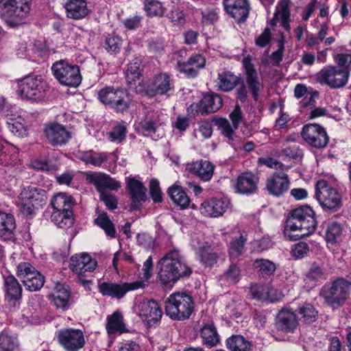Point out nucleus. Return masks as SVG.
<instances>
[{
  "instance_id": "1",
  "label": "nucleus",
  "mask_w": 351,
  "mask_h": 351,
  "mask_svg": "<svg viewBox=\"0 0 351 351\" xmlns=\"http://www.w3.org/2000/svg\"><path fill=\"white\" fill-rule=\"evenodd\" d=\"M158 265V278L165 286L172 287L180 279L189 277L192 273L191 268L176 249L167 252L159 261Z\"/></svg>"
},
{
  "instance_id": "2",
  "label": "nucleus",
  "mask_w": 351,
  "mask_h": 351,
  "mask_svg": "<svg viewBox=\"0 0 351 351\" xmlns=\"http://www.w3.org/2000/svg\"><path fill=\"white\" fill-rule=\"evenodd\" d=\"M316 226L313 209L308 206H302L290 212L284 234L291 240H299L313 233Z\"/></svg>"
},
{
  "instance_id": "3",
  "label": "nucleus",
  "mask_w": 351,
  "mask_h": 351,
  "mask_svg": "<svg viewBox=\"0 0 351 351\" xmlns=\"http://www.w3.org/2000/svg\"><path fill=\"white\" fill-rule=\"evenodd\" d=\"M51 205L53 211L51 214V221L59 228L66 230L74 223L73 206L74 202L71 196L64 193L55 195Z\"/></svg>"
},
{
  "instance_id": "4",
  "label": "nucleus",
  "mask_w": 351,
  "mask_h": 351,
  "mask_svg": "<svg viewBox=\"0 0 351 351\" xmlns=\"http://www.w3.org/2000/svg\"><path fill=\"white\" fill-rule=\"evenodd\" d=\"M165 310L171 319L185 320L191 315L194 310V302L190 295L184 292H176L166 300Z\"/></svg>"
},
{
  "instance_id": "5",
  "label": "nucleus",
  "mask_w": 351,
  "mask_h": 351,
  "mask_svg": "<svg viewBox=\"0 0 351 351\" xmlns=\"http://www.w3.org/2000/svg\"><path fill=\"white\" fill-rule=\"evenodd\" d=\"M350 293V283L344 278L336 280L324 285L319 291V296L325 302L333 308L343 305Z\"/></svg>"
},
{
  "instance_id": "6",
  "label": "nucleus",
  "mask_w": 351,
  "mask_h": 351,
  "mask_svg": "<svg viewBox=\"0 0 351 351\" xmlns=\"http://www.w3.org/2000/svg\"><path fill=\"white\" fill-rule=\"evenodd\" d=\"M315 197L324 211L328 213L339 210L343 206L341 194L324 180L315 184Z\"/></svg>"
},
{
  "instance_id": "7",
  "label": "nucleus",
  "mask_w": 351,
  "mask_h": 351,
  "mask_svg": "<svg viewBox=\"0 0 351 351\" xmlns=\"http://www.w3.org/2000/svg\"><path fill=\"white\" fill-rule=\"evenodd\" d=\"M32 0H0L1 16L10 27H16L23 23L30 10Z\"/></svg>"
},
{
  "instance_id": "8",
  "label": "nucleus",
  "mask_w": 351,
  "mask_h": 351,
  "mask_svg": "<svg viewBox=\"0 0 351 351\" xmlns=\"http://www.w3.org/2000/svg\"><path fill=\"white\" fill-rule=\"evenodd\" d=\"M101 102L109 106L117 112L127 111L130 106V99L127 90L107 86L98 92Z\"/></svg>"
},
{
  "instance_id": "9",
  "label": "nucleus",
  "mask_w": 351,
  "mask_h": 351,
  "mask_svg": "<svg viewBox=\"0 0 351 351\" xmlns=\"http://www.w3.org/2000/svg\"><path fill=\"white\" fill-rule=\"evenodd\" d=\"M51 71L55 78L62 85L77 87L81 84L82 77L77 65L60 60L53 64Z\"/></svg>"
},
{
  "instance_id": "10",
  "label": "nucleus",
  "mask_w": 351,
  "mask_h": 351,
  "mask_svg": "<svg viewBox=\"0 0 351 351\" xmlns=\"http://www.w3.org/2000/svg\"><path fill=\"white\" fill-rule=\"evenodd\" d=\"M349 77L350 71L348 69L328 66L324 67L317 73L316 80L320 84L336 89L344 87Z\"/></svg>"
},
{
  "instance_id": "11",
  "label": "nucleus",
  "mask_w": 351,
  "mask_h": 351,
  "mask_svg": "<svg viewBox=\"0 0 351 351\" xmlns=\"http://www.w3.org/2000/svg\"><path fill=\"white\" fill-rule=\"evenodd\" d=\"M47 199L45 190L33 186L23 189L19 195L21 210L23 215H32L35 208L45 204Z\"/></svg>"
},
{
  "instance_id": "12",
  "label": "nucleus",
  "mask_w": 351,
  "mask_h": 351,
  "mask_svg": "<svg viewBox=\"0 0 351 351\" xmlns=\"http://www.w3.org/2000/svg\"><path fill=\"white\" fill-rule=\"evenodd\" d=\"M17 93L23 98L30 100L44 97L45 84L40 76L28 75L17 80Z\"/></svg>"
},
{
  "instance_id": "13",
  "label": "nucleus",
  "mask_w": 351,
  "mask_h": 351,
  "mask_svg": "<svg viewBox=\"0 0 351 351\" xmlns=\"http://www.w3.org/2000/svg\"><path fill=\"white\" fill-rule=\"evenodd\" d=\"M301 136L306 144L313 148H325L329 142V136L326 129L317 123H307L303 125Z\"/></svg>"
},
{
  "instance_id": "14",
  "label": "nucleus",
  "mask_w": 351,
  "mask_h": 351,
  "mask_svg": "<svg viewBox=\"0 0 351 351\" xmlns=\"http://www.w3.org/2000/svg\"><path fill=\"white\" fill-rule=\"evenodd\" d=\"M145 287V284L143 280L122 284L104 282L99 285V289L103 295L121 299L124 297L128 291L144 288Z\"/></svg>"
},
{
  "instance_id": "15",
  "label": "nucleus",
  "mask_w": 351,
  "mask_h": 351,
  "mask_svg": "<svg viewBox=\"0 0 351 351\" xmlns=\"http://www.w3.org/2000/svg\"><path fill=\"white\" fill-rule=\"evenodd\" d=\"M59 343L66 351H78L84 347L85 341L82 330L73 328H65L58 332Z\"/></svg>"
},
{
  "instance_id": "16",
  "label": "nucleus",
  "mask_w": 351,
  "mask_h": 351,
  "mask_svg": "<svg viewBox=\"0 0 351 351\" xmlns=\"http://www.w3.org/2000/svg\"><path fill=\"white\" fill-rule=\"evenodd\" d=\"M44 134L49 143L53 146H62L71 138V132L63 125L50 122L45 124Z\"/></svg>"
},
{
  "instance_id": "17",
  "label": "nucleus",
  "mask_w": 351,
  "mask_h": 351,
  "mask_svg": "<svg viewBox=\"0 0 351 351\" xmlns=\"http://www.w3.org/2000/svg\"><path fill=\"white\" fill-rule=\"evenodd\" d=\"M86 180L95 186L99 195L107 192V189L117 191L121 188L119 181L102 172L86 173Z\"/></svg>"
},
{
  "instance_id": "18",
  "label": "nucleus",
  "mask_w": 351,
  "mask_h": 351,
  "mask_svg": "<svg viewBox=\"0 0 351 351\" xmlns=\"http://www.w3.org/2000/svg\"><path fill=\"white\" fill-rule=\"evenodd\" d=\"M173 88V82L169 74L160 73L153 77L145 90V94L149 97L164 95Z\"/></svg>"
},
{
  "instance_id": "19",
  "label": "nucleus",
  "mask_w": 351,
  "mask_h": 351,
  "mask_svg": "<svg viewBox=\"0 0 351 351\" xmlns=\"http://www.w3.org/2000/svg\"><path fill=\"white\" fill-rule=\"evenodd\" d=\"M243 66L245 70V81L248 88L251 91L254 101L258 99L259 93L263 89V84L261 82L258 73L250 57H245L243 60Z\"/></svg>"
},
{
  "instance_id": "20",
  "label": "nucleus",
  "mask_w": 351,
  "mask_h": 351,
  "mask_svg": "<svg viewBox=\"0 0 351 351\" xmlns=\"http://www.w3.org/2000/svg\"><path fill=\"white\" fill-rule=\"evenodd\" d=\"M290 180L284 170L275 171L267 178L265 189L268 193L276 197H280L289 189Z\"/></svg>"
},
{
  "instance_id": "21",
  "label": "nucleus",
  "mask_w": 351,
  "mask_h": 351,
  "mask_svg": "<svg viewBox=\"0 0 351 351\" xmlns=\"http://www.w3.org/2000/svg\"><path fill=\"white\" fill-rule=\"evenodd\" d=\"M196 254L200 263L205 267H212L216 265L219 261H223L226 258L224 252L219 249L213 247L207 242L198 247Z\"/></svg>"
},
{
  "instance_id": "22",
  "label": "nucleus",
  "mask_w": 351,
  "mask_h": 351,
  "mask_svg": "<svg viewBox=\"0 0 351 351\" xmlns=\"http://www.w3.org/2000/svg\"><path fill=\"white\" fill-rule=\"evenodd\" d=\"M206 60L200 54L191 56L187 61L178 59L177 61V69L180 73H184L189 78H194L200 69L204 67Z\"/></svg>"
},
{
  "instance_id": "23",
  "label": "nucleus",
  "mask_w": 351,
  "mask_h": 351,
  "mask_svg": "<svg viewBox=\"0 0 351 351\" xmlns=\"http://www.w3.org/2000/svg\"><path fill=\"white\" fill-rule=\"evenodd\" d=\"M226 11L237 22H244L247 19L250 5L247 0H223Z\"/></svg>"
},
{
  "instance_id": "24",
  "label": "nucleus",
  "mask_w": 351,
  "mask_h": 351,
  "mask_svg": "<svg viewBox=\"0 0 351 351\" xmlns=\"http://www.w3.org/2000/svg\"><path fill=\"white\" fill-rule=\"evenodd\" d=\"M143 64L140 59L135 58L128 65L125 79L130 88H134L136 92H141L143 83Z\"/></svg>"
},
{
  "instance_id": "25",
  "label": "nucleus",
  "mask_w": 351,
  "mask_h": 351,
  "mask_svg": "<svg viewBox=\"0 0 351 351\" xmlns=\"http://www.w3.org/2000/svg\"><path fill=\"white\" fill-rule=\"evenodd\" d=\"M275 325L278 330L293 332L298 326L297 314L289 308H282L276 316Z\"/></svg>"
},
{
  "instance_id": "26",
  "label": "nucleus",
  "mask_w": 351,
  "mask_h": 351,
  "mask_svg": "<svg viewBox=\"0 0 351 351\" xmlns=\"http://www.w3.org/2000/svg\"><path fill=\"white\" fill-rule=\"evenodd\" d=\"M223 106V100L217 93L210 92L204 94L199 103L195 104L197 111L202 115L213 113Z\"/></svg>"
},
{
  "instance_id": "27",
  "label": "nucleus",
  "mask_w": 351,
  "mask_h": 351,
  "mask_svg": "<svg viewBox=\"0 0 351 351\" xmlns=\"http://www.w3.org/2000/svg\"><path fill=\"white\" fill-rule=\"evenodd\" d=\"M139 314L148 324L158 322L162 315L158 303L154 300H144L138 304Z\"/></svg>"
},
{
  "instance_id": "28",
  "label": "nucleus",
  "mask_w": 351,
  "mask_h": 351,
  "mask_svg": "<svg viewBox=\"0 0 351 351\" xmlns=\"http://www.w3.org/2000/svg\"><path fill=\"white\" fill-rule=\"evenodd\" d=\"M97 266V261L88 254H75L71 258L70 269L78 275L86 271H93Z\"/></svg>"
},
{
  "instance_id": "29",
  "label": "nucleus",
  "mask_w": 351,
  "mask_h": 351,
  "mask_svg": "<svg viewBox=\"0 0 351 351\" xmlns=\"http://www.w3.org/2000/svg\"><path fill=\"white\" fill-rule=\"evenodd\" d=\"M228 205V202L223 199L212 198L204 202L199 210L206 217H217L226 212Z\"/></svg>"
},
{
  "instance_id": "30",
  "label": "nucleus",
  "mask_w": 351,
  "mask_h": 351,
  "mask_svg": "<svg viewBox=\"0 0 351 351\" xmlns=\"http://www.w3.org/2000/svg\"><path fill=\"white\" fill-rule=\"evenodd\" d=\"M258 178L251 172H245L238 176L235 184L237 193L252 194L256 191Z\"/></svg>"
},
{
  "instance_id": "31",
  "label": "nucleus",
  "mask_w": 351,
  "mask_h": 351,
  "mask_svg": "<svg viewBox=\"0 0 351 351\" xmlns=\"http://www.w3.org/2000/svg\"><path fill=\"white\" fill-rule=\"evenodd\" d=\"M127 189L131 196L132 208L136 209L140 202L146 201L147 189L141 181L134 178H128L127 181Z\"/></svg>"
},
{
  "instance_id": "32",
  "label": "nucleus",
  "mask_w": 351,
  "mask_h": 351,
  "mask_svg": "<svg viewBox=\"0 0 351 351\" xmlns=\"http://www.w3.org/2000/svg\"><path fill=\"white\" fill-rule=\"evenodd\" d=\"M186 169L203 181H208L213 176L214 166L207 160H197L189 163Z\"/></svg>"
},
{
  "instance_id": "33",
  "label": "nucleus",
  "mask_w": 351,
  "mask_h": 351,
  "mask_svg": "<svg viewBox=\"0 0 351 351\" xmlns=\"http://www.w3.org/2000/svg\"><path fill=\"white\" fill-rule=\"evenodd\" d=\"M241 77L229 71H222L217 75L216 86L217 90L228 93L235 88L241 82Z\"/></svg>"
},
{
  "instance_id": "34",
  "label": "nucleus",
  "mask_w": 351,
  "mask_h": 351,
  "mask_svg": "<svg viewBox=\"0 0 351 351\" xmlns=\"http://www.w3.org/2000/svg\"><path fill=\"white\" fill-rule=\"evenodd\" d=\"M106 329L108 335L123 334L128 332L121 311H116L107 316Z\"/></svg>"
},
{
  "instance_id": "35",
  "label": "nucleus",
  "mask_w": 351,
  "mask_h": 351,
  "mask_svg": "<svg viewBox=\"0 0 351 351\" xmlns=\"http://www.w3.org/2000/svg\"><path fill=\"white\" fill-rule=\"evenodd\" d=\"M68 18L79 20L84 18L89 12L85 0H69L64 5Z\"/></svg>"
},
{
  "instance_id": "36",
  "label": "nucleus",
  "mask_w": 351,
  "mask_h": 351,
  "mask_svg": "<svg viewBox=\"0 0 351 351\" xmlns=\"http://www.w3.org/2000/svg\"><path fill=\"white\" fill-rule=\"evenodd\" d=\"M16 222L14 216L0 211V239L12 240L14 237Z\"/></svg>"
},
{
  "instance_id": "37",
  "label": "nucleus",
  "mask_w": 351,
  "mask_h": 351,
  "mask_svg": "<svg viewBox=\"0 0 351 351\" xmlns=\"http://www.w3.org/2000/svg\"><path fill=\"white\" fill-rule=\"evenodd\" d=\"M5 298L9 302H15L22 297V287L18 280L12 275L4 279Z\"/></svg>"
},
{
  "instance_id": "38",
  "label": "nucleus",
  "mask_w": 351,
  "mask_h": 351,
  "mask_svg": "<svg viewBox=\"0 0 351 351\" xmlns=\"http://www.w3.org/2000/svg\"><path fill=\"white\" fill-rule=\"evenodd\" d=\"M199 335L203 345L208 348L214 347L219 342V336L213 324H205L201 328Z\"/></svg>"
},
{
  "instance_id": "39",
  "label": "nucleus",
  "mask_w": 351,
  "mask_h": 351,
  "mask_svg": "<svg viewBox=\"0 0 351 351\" xmlns=\"http://www.w3.org/2000/svg\"><path fill=\"white\" fill-rule=\"evenodd\" d=\"M51 298L57 308L65 311L69 308L70 291L64 286L58 285L51 295Z\"/></svg>"
},
{
  "instance_id": "40",
  "label": "nucleus",
  "mask_w": 351,
  "mask_h": 351,
  "mask_svg": "<svg viewBox=\"0 0 351 351\" xmlns=\"http://www.w3.org/2000/svg\"><path fill=\"white\" fill-rule=\"evenodd\" d=\"M167 193L171 199L181 208L189 207L191 202L190 198L181 186L173 185L169 188Z\"/></svg>"
},
{
  "instance_id": "41",
  "label": "nucleus",
  "mask_w": 351,
  "mask_h": 351,
  "mask_svg": "<svg viewBox=\"0 0 351 351\" xmlns=\"http://www.w3.org/2000/svg\"><path fill=\"white\" fill-rule=\"evenodd\" d=\"M299 319L305 324H311L318 317V311L310 303H304L300 305L297 310Z\"/></svg>"
},
{
  "instance_id": "42",
  "label": "nucleus",
  "mask_w": 351,
  "mask_h": 351,
  "mask_svg": "<svg viewBox=\"0 0 351 351\" xmlns=\"http://www.w3.org/2000/svg\"><path fill=\"white\" fill-rule=\"evenodd\" d=\"M227 348L231 351H252L253 344L243 336L232 335L226 340Z\"/></svg>"
},
{
  "instance_id": "43",
  "label": "nucleus",
  "mask_w": 351,
  "mask_h": 351,
  "mask_svg": "<svg viewBox=\"0 0 351 351\" xmlns=\"http://www.w3.org/2000/svg\"><path fill=\"white\" fill-rule=\"evenodd\" d=\"M143 4L146 14L149 17H162L167 12L163 3L158 0H143Z\"/></svg>"
},
{
  "instance_id": "44",
  "label": "nucleus",
  "mask_w": 351,
  "mask_h": 351,
  "mask_svg": "<svg viewBox=\"0 0 351 351\" xmlns=\"http://www.w3.org/2000/svg\"><path fill=\"white\" fill-rule=\"evenodd\" d=\"M94 223L104 230L106 234L110 238L116 237V230L114 225L109 219L106 213H100L94 219Z\"/></svg>"
},
{
  "instance_id": "45",
  "label": "nucleus",
  "mask_w": 351,
  "mask_h": 351,
  "mask_svg": "<svg viewBox=\"0 0 351 351\" xmlns=\"http://www.w3.org/2000/svg\"><path fill=\"white\" fill-rule=\"evenodd\" d=\"M45 276L38 270L33 272V274L26 280H23V284L25 289L29 291H36L40 290L44 285Z\"/></svg>"
},
{
  "instance_id": "46",
  "label": "nucleus",
  "mask_w": 351,
  "mask_h": 351,
  "mask_svg": "<svg viewBox=\"0 0 351 351\" xmlns=\"http://www.w3.org/2000/svg\"><path fill=\"white\" fill-rule=\"evenodd\" d=\"M341 225L336 221L329 222L326 228L325 238L327 243H335L341 239Z\"/></svg>"
},
{
  "instance_id": "47",
  "label": "nucleus",
  "mask_w": 351,
  "mask_h": 351,
  "mask_svg": "<svg viewBox=\"0 0 351 351\" xmlns=\"http://www.w3.org/2000/svg\"><path fill=\"white\" fill-rule=\"evenodd\" d=\"M82 160L86 164L95 167H100L108 159V155L104 152H96L93 150L82 154Z\"/></svg>"
},
{
  "instance_id": "48",
  "label": "nucleus",
  "mask_w": 351,
  "mask_h": 351,
  "mask_svg": "<svg viewBox=\"0 0 351 351\" xmlns=\"http://www.w3.org/2000/svg\"><path fill=\"white\" fill-rule=\"evenodd\" d=\"M326 271L322 264L313 263L306 274V280L317 282L326 278Z\"/></svg>"
},
{
  "instance_id": "49",
  "label": "nucleus",
  "mask_w": 351,
  "mask_h": 351,
  "mask_svg": "<svg viewBox=\"0 0 351 351\" xmlns=\"http://www.w3.org/2000/svg\"><path fill=\"white\" fill-rule=\"evenodd\" d=\"M247 239L243 235L233 238L229 243V255L230 258H236L244 252V245Z\"/></svg>"
},
{
  "instance_id": "50",
  "label": "nucleus",
  "mask_w": 351,
  "mask_h": 351,
  "mask_svg": "<svg viewBox=\"0 0 351 351\" xmlns=\"http://www.w3.org/2000/svg\"><path fill=\"white\" fill-rule=\"evenodd\" d=\"M0 351H19L17 339L5 331L0 332Z\"/></svg>"
},
{
  "instance_id": "51",
  "label": "nucleus",
  "mask_w": 351,
  "mask_h": 351,
  "mask_svg": "<svg viewBox=\"0 0 351 351\" xmlns=\"http://www.w3.org/2000/svg\"><path fill=\"white\" fill-rule=\"evenodd\" d=\"M6 124L8 130L14 135L23 136L25 134L26 130L24 125V119L22 117L8 118Z\"/></svg>"
},
{
  "instance_id": "52",
  "label": "nucleus",
  "mask_w": 351,
  "mask_h": 351,
  "mask_svg": "<svg viewBox=\"0 0 351 351\" xmlns=\"http://www.w3.org/2000/svg\"><path fill=\"white\" fill-rule=\"evenodd\" d=\"M254 266L258 269V271L263 276H269L276 271V265L267 259H257L254 263Z\"/></svg>"
},
{
  "instance_id": "53",
  "label": "nucleus",
  "mask_w": 351,
  "mask_h": 351,
  "mask_svg": "<svg viewBox=\"0 0 351 351\" xmlns=\"http://www.w3.org/2000/svg\"><path fill=\"white\" fill-rule=\"evenodd\" d=\"M241 277V271L239 266L232 263L224 271L222 279L228 282L235 284L239 281Z\"/></svg>"
},
{
  "instance_id": "54",
  "label": "nucleus",
  "mask_w": 351,
  "mask_h": 351,
  "mask_svg": "<svg viewBox=\"0 0 351 351\" xmlns=\"http://www.w3.org/2000/svg\"><path fill=\"white\" fill-rule=\"evenodd\" d=\"M121 45L122 40L119 36L109 35L105 40L104 47L108 53H117L119 51Z\"/></svg>"
},
{
  "instance_id": "55",
  "label": "nucleus",
  "mask_w": 351,
  "mask_h": 351,
  "mask_svg": "<svg viewBox=\"0 0 351 351\" xmlns=\"http://www.w3.org/2000/svg\"><path fill=\"white\" fill-rule=\"evenodd\" d=\"M198 128L194 130V134L196 138L198 134L204 138H208L213 134L212 123L207 120H201L197 123Z\"/></svg>"
},
{
  "instance_id": "56",
  "label": "nucleus",
  "mask_w": 351,
  "mask_h": 351,
  "mask_svg": "<svg viewBox=\"0 0 351 351\" xmlns=\"http://www.w3.org/2000/svg\"><path fill=\"white\" fill-rule=\"evenodd\" d=\"M37 269L29 263L22 262L20 263L16 267V275L20 278L21 282L26 280L33 274V272Z\"/></svg>"
},
{
  "instance_id": "57",
  "label": "nucleus",
  "mask_w": 351,
  "mask_h": 351,
  "mask_svg": "<svg viewBox=\"0 0 351 351\" xmlns=\"http://www.w3.org/2000/svg\"><path fill=\"white\" fill-rule=\"evenodd\" d=\"M281 154L289 159L298 160L303 157V150L298 145H287L281 150Z\"/></svg>"
},
{
  "instance_id": "58",
  "label": "nucleus",
  "mask_w": 351,
  "mask_h": 351,
  "mask_svg": "<svg viewBox=\"0 0 351 351\" xmlns=\"http://www.w3.org/2000/svg\"><path fill=\"white\" fill-rule=\"evenodd\" d=\"M126 127L118 124L112 128V130L108 133L109 139L112 142L121 143L126 136Z\"/></svg>"
},
{
  "instance_id": "59",
  "label": "nucleus",
  "mask_w": 351,
  "mask_h": 351,
  "mask_svg": "<svg viewBox=\"0 0 351 351\" xmlns=\"http://www.w3.org/2000/svg\"><path fill=\"white\" fill-rule=\"evenodd\" d=\"M215 124L218 126L221 133L226 138L232 136L234 134V128L230 125V122L224 118H219L215 120Z\"/></svg>"
},
{
  "instance_id": "60",
  "label": "nucleus",
  "mask_w": 351,
  "mask_h": 351,
  "mask_svg": "<svg viewBox=\"0 0 351 351\" xmlns=\"http://www.w3.org/2000/svg\"><path fill=\"white\" fill-rule=\"evenodd\" d=\"M149 191L154 202L159 203L162 201V191L159 182L156 179H152L149 182Z\"/></svg>"
},
{
  "instance_id": "61",
  "label": "nucleus",
  "mask_w": 351,
  "mask_h": 351,
  "mask_svg": "<svg viewBox=\"0 0 351 351\" xmlns=\"http://www.w3.org/2000/svg\"><path fill=\"white\" fill-rule=\"evenodd\" d=\"M258 163L261 165H265L269 168L275 169L276 171L284 170L285 166L282 162L270 157H261L258 159Z\"/></svg>"
},
{
  "instance_id": "62",
  "label": "nucleus",
  "mask_w": 351,
  "mask_h": 351,
  "mask_svg": "<svg viewBox=\"0 0 351 351\" xmlns=\"http://www.w3.org/2000/svg\"><path fill=\"white\" fill-rule=\"evenodd\" d=\"M99 199L109 210H113L117 208L118 199L115 195L106 192L99 195Z\"/></svg>"
},
{
  "instance_id": "63",
  "label": "nucleus",
  "mask_w": 351,
  "mask_h": 351,
  "mask_svg": "<svg viewBox=\"0 0 351 351\" xmlns=\"http://www.w3.org/2000/svg\"><path fill=\"white\" fill-rule=\"evenodd\" d=\"M168 18L173 25H183L185 23V17L183 12L179 8L172 10L168 14Z\"/></svg>"
},
{
  "instance_id": "64",
  "label": "nucleus",
  "mask_w": 351,
  "mask_h": 351,
  "mask_svg": "<svg viewBox=\"0 0 351 351\" xmlns=\"http://www.w3.org/2000/svg\"><path fill=\"white\" fill-rule=\"evenodd\" d=\"M250 291L255 299L265 300L268 298V287L267 286L254 285L251 287Z\"/></svg>"
}]
</instances>
